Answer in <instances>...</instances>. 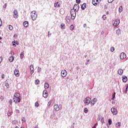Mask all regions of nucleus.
I'll return each mask as SVG.
<instances>
[{
  "label": "nucleus",
  "instance_id": "nucleus-35",
  "mask_svg": "<svg viewBox=\"0 0 128 128\" xmlns=\"http://www.w3.org/2000/svg\"><path fill=\"white\" fill-rule=\"evenodd\" d=\"M104 117H102L101 118V122H102V124H104Z\"/></svg>",
  "mask_w": 128,
  "mask_h": 128
},
{
  "label": "nucleus",
  "instance_id": "nucleus-58",
  "mask_svg": "<svg viewBox=\"0 0 128 128\" xmlns=\"http://www.w3.org/2000/svg\"><path fill=\"white\" fill-rule=\"evenodd\" d=\"M15 128H18V126H16Z\"/></svg>",
  "mask_w": 128,
  "mask_h": 128
},
{
  "label": "nucleus",
  "instance_id": "nucleus-52",
  "mask_svg": "<svg viewBox=\"0 0 128 128\" xmlns=\"http://www.w3.org/2000/svg\"><path fill=\"white\" fill-rule=\"evenodd\" d=\"M16 36H18V35L14 34V38H16Z\"/></svg>",
  "mask_w": 128,
  "mask_h": 128
},
{
  "label": "nucleus",
  "instance_id": "nucleus-51",
  "mask_svg": "<svg viewBox=\"0 0 128 128\" xmlns=\"http://www.w3.org/2000/svg\"><path fill=\"white\" fill-rule=\"evenodd\" d=\"M2 78H4V74L2 75Z\"/></svg>",
  "mask_w": 128,
  "mask_h": 128
},
{
  "label": "nucleus",
  "instance_id": "nucleus-41",
  "mask_svg": "<svg viewBox=\"0 0 128 128\" xmlns=\"http://www.w3.org/2000/svg\"><path fill=\"white\" fill-rule=\"evenodd\" d=\"M39 104H38V102H36L35 103V106H36V108H38V106Z\"/></svg>",
  "mask_w": 128,
  "mask_h": 128
},
{
  "label": "nucleus",
  "instance_id": "nucleus-50",
  "mask_svg": "<svg viewBox=\"0 0 128 128\" xmlns=\"http://www.w3.org/2000/svg\"><path fill=\"white\" fill-rule=\"evenodd\" d=\"M116 104V102L114 100H112V104Z\"/></svg>",
  "mask_w": 128,
  "mask_h": 128
},
{
  "label": "nucleus",
  "instance_id": "nucleus-32",
  "mask_svg": "<svg viewBox=\"0 0 128 128\" xmlns=\"http://www.w3.org/2000/svg\"><path fill=\"white\" fill-rule=\"evenodd\" d=\"M116 34H118H118H120V30H118L116 31Z\"/></svg>",
  "mask_w": 128,
  "mask_h": 128
},
{
  "label": "nucleus",
  "instance_id": "nucleus-12",
  "mask_svg": "<svg viewBox=\"0 0 128 128\" xmlns=\"http://www.w3.org/2000/svg\"><path fill=\"white\" fill-rule=\"evenodd\" d=\"M111 112L114 115H116L118 114V112L116 111V108H112L111 109Z\"/></svg>",
  "mask_w": 128,
  "mask_h": 128
},
{
  "label": "nucleus",
  "instance_id": "nucleus-3",
  "mask_svg": "<svg viewBox=\"0 0 128 128\" xmlns=\"http://www.w3.org/2000/svg\"><path fill=\"white\" fill-rule=\"evenodd\" d=\"M70 15L72 20H74V18H76V11H74V10H71Z\"/></svg>",
  "mask_w": 128,
  "mask_h": 128
},
{
  "label": "nucleus",
  "instance_id": "nucleus-21",
  "mask_svg": "<svg viewBox=\"0 0 128 128\" xmlns=\"http://www.w3.org/2000/svg\"><path fill=\"white\" fill-rule=\"evenodd\" d=\"M8 60H9V62H14V58L13 56H11L9 58Z\"/></svg>",
  "mask_w": 128,
  "mask_h": 128
},
{
  "label": "nucleus",
  "instance_id": "nucleus-34",
  "mask_svg": "<svg viewBox=\"0 0 128 128\" xmlns=\"http://www.w3.org/2000/svg\"><path fill=\"white\" fill-rule=\"evenodd\" d=\"M11 114H12V112H8V116H10V115H11Z\"/></svg>",
  "mask_w": 128,
  "mask_h": 128
},
{
  "label": "nucleus",
  "instance_id": "nucleus-61",
  "mask_svg": "<svg viewBox=\"0 0 128 128\" xmlns=\"http://www.w3.org/2000/svg\"><path fill=\"white\" fill-rule=\"evenodd\" d=\"M17 112H18V110H17Z\"/></svg>",
  "mask_w": 128,
  "mask_h": 128
},
{
  "label": "nucleus",
  "instance_id": "nucleus-22",
  "mask_svg": "<svg viewBox=\"0 0 128 128\" xmlns=\"http://www.w3.org/2000/svg\"><path fill=\"white\" fill-rule=\"evenodd\" d=\"M86 8V4H82V5L81 6V8H82V10H84Z\"/></svg>",
  "mask_w": 128,
  "mask_h": 128
},
{
  "label": "nucleus",
  "instance_id": "nucleus-55",
  "mask_svg": "<svg viewBox=\"0 0 128 128\" xmlns=\"http://www.w3.org/2000/svg\"><path fill=\"white\" fill-rule=\"evenodd\" d=\"M98 126V124H95V125L94 126L96 128V126Z\"/></svg>",
  "mask_w": 128,
  "mask_h": 128
},
{
  "label": "nucleus",
  "instance_id": "nucleus-43",
  "mask_svg": "<svg viewBox=\"0 0 128 128\" xmlns=\"http://www.w3.org/2000/svg\"><path fill=\"white\" fill-rule=\"evenodd\" d=\"M76 4H80V0H76Z\"/></svg>",
  "mask_w": 128,
  "mask_h": 128
},
{
  "label": "nucleus",
  "instance_id": "nucleus-15",
  "mask_svg": "<svg viewBox=\"0 0 128 128\" xmlns=\"http://www.w3.org/2000/svg\"><path fill=\"white\" fill-rule=\"evenodd\" d=\"M96 102V98H94L93 100L91 101L90 104L91 106H94Z\"/></svg>",
  "mask_w": 128,
  "mask_h": 128
},
{
  "label": "nucleus",
  "instance_id": "nucleus-23",
  "mask_svg": "<svg viewBox=\"0 0 128 128\" xmlns=\"http://www.w3.org/2000/svg\"><path fill=\"white\" fill-rule=\"evenodd\" d=\"M16 44H18V41L14 40L12 42V46H16Z\"/></svg>",
  "mask_w": 128,
  "mask_h": 128
},
{
  "label": "nucleus",
  "instance_id": "nucleus-42",
  "mask_svg": "<svg viewBox=\"0 0 128 128\" xmlns=\"http://www.w3.org/2000/svg\"><path fill=\"white\" fill-rule=\"evenodd\" d=\"M10 104H12V100H10L9 101Z\"/></svg>",
  "mask_w": 128,
  "mask_h": 128
},
{
  "label": "nucleus",
  "instance_id": "nucleus-38",
  "mask_svg": "<svg viewBox=\"0 0 128 128\" xmlns=\"http://www.w3.org/2000/svg\"><path fill=\"white\" fill-rule=\"evenodd\" d=\"M41 70H42V68H38V72H40Z\"/></svg>",
  "mask_w": 128,
  "mask_h": 128
},
{
  "label": "nucleus",
  "instance_id": "nucleus-14",
  "mask_svg": "<svg viewBox=\"0 0 128 128\" xmlns=\"http://www.w3.org/2000/svg\"><path fill=\"white\" fill-rule=\"evenodd\" d=\"M54 110H56V112L60 110V107H58V105L54 104Z\"/></svg>",
  "mask_w": 128,
  "mask_h": 128
},
{
  "label": "nucleus",
  "instance_id": "nucleus-17",
  "mask_svg": "<svg viewBox=\"0 0 128 128\" xmlns=\"http://www.w3.org/2000/svg\"><path fill=\"white\" fill-rule=\"evenodd\" d=\"M123 82H128V78L126 76H123L122 78Z\"/></svg>",
  "mask_w": 128,
  "mask_h": 128
},
{
  "label": "nucleus",
  "instance_id": "nucleus-37",
  "mask_svg": "<svg viewBox=\"0 0 128 128\" xmlns=\"http://www.w3.org/2000/svg\"><path fill=\"white\" fill-rule=\"evenodd\" d=\"M8 28H9V30H12V26H11V25H10V26H9V27H8Z\"/></svg>",
  "mask_w": 128,
  "mask_h": 128
},
{
  "label": "nucleus",
  "instance_id": "nucleus-48",
  "mask_svg": "<svg viewBox=\"0 0 128 128\" xmlns=\"http://www.w3.org/2000/svg\"><path fill=\"white\" fill-rule=\"evenodd\" d=\"M2 57L0 56V62H2Z\"/></svg>",
  "mask_w": 128,
  "mask_h": 128
},
{
  "label": "nucleus",
  "instance_id": "nucleus-47",
  "mask_svg": "<svg viewBox=\"0 0 128 128\" xmlns=\"http://www.w3.org/2000/svg\"><path fill=\"white\" fill-rule=\"evenodd\" d=\"M26 122V118H22V122Z\"/></svg>",
  "mask_w": 128,
  "mask_h": 128
},
{
  "label": "nucleus",
  "instance_id": "nucleus-36",
  "mask_svg": "<svg viewBox=\"0 0 128 128\" xmlns=\"http://www.w3.org/2000/svg\"><path fill=\"white\" fill-rule=\"evenodd\" d=\"M114 98H116V92H114L112 94V100H114Z\"/></svg>",
  "mask_w": 128,
  "mask_h": 128
},
{
  "label": "nucleus",
  "instance_id": "nucleus-53",
  "mask_svg": "<svg viewBox=\"0 0 128 128\" xmlns=\"http://www.w3.org/2000/svg\"><path fill=\"white\" fill-rule=\"evenodd\" d=\"M128 86H126V92H128Z\"/></svg>",
  "mask_w": 128,
  "mask_h": 128
},
{
  "label": "nucleus",
  "instance_id": "nucleus-20",
  "mask_svg": "<svg viewBox=\"0 0 128 128\" xmlns=\"http://www.w3.org/2000/svg\"><path fill=\"white\" fill-rule=\"evenodd\" d=\"M23 25L24 26H25L26 28H27V26H28V22L25 21L24 23H23Z\"/></svg>",
  "mask_w": 128,
  "mask_h": 128
},
{
  "label": "nucleus",
  "instance_id": "nucleus-30",
  "mask_svg": "<svg viewBox=\"0 0 128 128\" xmlns=\"http://www.w3.org/2000/svg\"><path fill=\"white\" fill-rule=\"evenodd\" d=\"M20 58H24V52H22L20 54Z\"/></svg>",
  "mask_w": 128,
  "mask_h": 128
},
{
  "label": "nucleus",
  "instance_id": "nucleus-44",
  "mask_svg": "<svg viewBox=\"0 0 128 128\" xmlns=\"http://www.w3.org/2000/svg\"><path fill=\"white\" fill-rule=\"evenodd\" d=\"M2 26V19L0 18V26Z\"/></svg>",
  "mask_w": 128,
  "mask_h": 128
},
{
  "label": "nucleus",
  "instance_id": "nucleus-40",
  "mask_svg": "<svg viewBox=\"0 0 128 128\" xmlns=\"http://www.w3.org/2000/svg\"><path fill=\"white\" fill-rule=\"evenodd\" d=\"M110 52H114V48L112 47L110 48Z\"/></svg>",
  "mask_w": 128,
  "mask_h": 128
},
{
  "label": "nucleus",
  "instance_id": "nucleus-29",
  "mask_svg": "<svg viewBox=\"0 0 128 128\" xmlns=\"http://www.w3.org/2000/svg\"><path fill=\"white\" fill-rule=\"evenodd\" d=\"M35 84H40V80H36Z\"/></svg>",
  "mask_w": 128,
  "mask_h": 128
},
{
  "label": "nucleus",
  "instance_id": "nucleus-26",
  "mask_svg": "<svg viewBox=\"0 0 128 128\" xmlns=\"http://www.w3.org/2000/svg\"><path fill=\"white\" fill-rule=\"evenodd\" d=\"M116 128H120V122H118L116 124Z\"/></svg>",
  "mask_w": 128,
  "mask_h": 128
},
{
  "label": "nucleus",
  "instance_id": "nucleus-56",
  "mask_svg": "<svg viewBox=\"0 0 128 128\" xmlns=\"http://www.w3.org/2000/svg\"><path fill=\"white\" fill-rule=\"evenodd\" d=\"M106 14H108V12H107Z\"/></svg>",
  "mask_w": 128,
  "mask_h": 128
},
{
  "label": "nucleus",
  "instance_id": "nucleus-19",
  "mask_svg": "<svg viewBox=\"0 0 128 128\" xmlns=\"http://www.w3.org/2000/svg\"><path fill=\"white\" fill-rule=\"evenodd\" d=\"M50 88V85L48 84V82H45L44 84V88L46 90H48Z\"/></svg>",
  "mask_w": 128,
  "mask_h": 128
},
{
  "label": "nucleus",
  "instance_id": "nucleus-39",
  "mask_svg": "<svg viewBox=\"0 0 128 128\" xmlns=\"http://www.w3.org/2000/svg\"><path fill=\"white\" fill-rule=\"evenodd\" d=\"M52 104V101H49L48 104V106H50Z\"/></svg>",
  "mask_w": 128,
  "mask_h": 128
},
{
  "label": "nucleus",
  "instance_id": "nucleus-1",
  "mask_svg": "<svg viewBox=\"0 0 128 128\" xmlns=\"http://www.w3.org/2000/svg\"><path fill=\"white\" fill-rule=\"evenodd\" d=\"M20 94L16 92L14 94V98H13L14 102L17 104V102H20Z\"/></svg>",
  "mask_w": 128,
  "mask_h": 128
},
{
  "label": "nucleus",
  "instance_id": "nucleus-60",
  "mask_svg": "<svg viewBox=\"0 0 128 128\" xmlns=\"http://www.w3.org/2000/svg\"><path fill=\"white\" fill-rule=\"evenodd\" d=\"M34 128H38V126H36Z\"/></svg>",
  "mask_w": 128,
  "mask_h": 128
},
{
  "label": "nucleus",
  "instance_id": "nucleus-9",
  "mask_svg": "<svg viewBox=\"0 0 128 128\" xmlns=\"http://www.w3.org/2000/svg\"><path fill=\"white\" fill-rule=\"evenodd\" d=\"M14 18H18V10H14Z\"/></svg>",
  "mask_w": 128,
  "mask_h": 128
},
{
  "label": "nucleus",
  "instance_id": "nucleus-7",
  "mask_svg": "<svg viewBox=\"0 0 128 128\" xmlns=\"http://www.w3.org/2000/svg\"><path fill=\"white\" fill-rule=\"evenodd\" d=\"M126 58V53L122 52L120 54V58L121 60H124V58Z\"/></svg>",
  "mask_w": 128,
  "mask_h": 128
},
{
  "label": "nucleus",
  "instance_id": "nucleus-24",
  "mask_svg": "<svg viewBox=\"0 0 128 128\" xmlns=\"http://www.w3.org/2000/svg\"><path fill=\"white\" fill-rule=\"evenodd\" d=\"M54 6L55 8H60V4H58V2H56L54 4Z\"/></svg>",
  "mask_w": 128,
  "mask_h": 128
},
{
  "label": "nucleus",
  "instance_id": "nucleus-46",
  "mask_svg": "<svg viewBox=\"0 0 128 128\" xmlns=\"http://www.w3.org/2000/svg\"><path fill=\"white\" fill-rule=\"evenodd\" d=\"M102 18L104 20H106V15H104L102 16Z\"/></svg>",
  "mask_w": 128,
  "mask_h": 128
},
{
  "label": "nucleus",
  "instance_id": "nucleus-49",
  "mask_svg": "<svg viewBox=\"0 0 128 128\" xmlns=\"http://www.w3.org/2000/svg\"><path fill=\"white\" fill-rule=\"evenodd\" d=\"M98 120H100V116H99L98 118Z\"/></svg>",
  "mask_w": 128,
  "mask_h": 128
},
{
  "label": "nucleus",
  "instance_id": "nucleus-6",
  "mask_svg": "<svg viewBox=\"0 0 128 128\" xmlns=\"http://www.w3.org/2000/svg\"><path fill=\"white\" fill-rule=\"evenodd\" d=\"M100 2H102V0H92V4L94 6H96Z\"/></svg>",
  "mask_w": 128,
  "mask_h": 128
},
{
  "label": "nucleus",
  "instance_id": "nucleus-45",
  "mask_svg": "<svg viewBox=\"0 0 128 128\" xmlns=\"http://www.w3.org/2000/svg\"><path fill=\"white\" fill-rule=\"evenodd\" d=\"M112 2H114V0H108V2H109V4Z\"/></svg>",
  "mask_w": 128,
  "mask_h": 128
},
{
  "label": "nucleus",
  "instance_id": "nucleus-25",
  "mask_svg": "<svg viewBox=\"0 0 128 128\" xmlns=\"http://www.w3.org/2000/svg\"><path fill=\"white\" fill-rule=\"evenodd\" d=\"M70 30H74V25L72 24L70 27Z\"/></svg>",
  "mask_w": 128,
  "mask_h": 128
},
{
  "label": "nucleus",
  "instance_id": "nucleus-18",
  "mask_svg": "<svg viewBox=\"0 0 128 128\" xmlns=\"http://www.w3.org/2000/svg\"><path fill=\"white\" fill-rule=\"evenodd\" d=\"M118 74H120V76H122V74H124V70L122 69H119L118 70Z\"/></svg>",
  "mask_w": 128,
  "mask_h": 128
},
{
  "label": "nucleus",
  "instance_id": "nucleus-5",
  "mask_svg": "<svg viewBox=\"0 0 128 128\" xmlns=\"http://www.w3.org/2000/svg\"><path fill=\"white\" fill-rule=\"evenodd\" d=\"M112 22H113V26H118L120 24V20L117 19L113 21Z\"/></svg>",
  "mask_w": 128,
  "mask_h": 128
},
{
  "label": "nucleus",
  "instance_id": "nucleus-28",
  "mask_svg": "<svg viewBox=\"0 0 128 128\" xmlns=\"http://www.w3.org/2000/svg\"><path fill=\"white\" fill-rule=\"evenodd\" d=\"M84 112H85V114H88V108H84Z\"/></svg>",
  "mask_w": 128,
  "mask_h": 128
},
{
  "label": "nucleus",
  "instance_id": "nucleus-16",
  "mask_svg": "<svg viewBox=\"0 0 128 128\" xmlns=\"http://www.w3.org/2000/svg\"><path fill=\"white\" fill-rule=\"evenodd\" d=\"M30 74H32L34 73V65H31L30 67Z\"/></svg>",
  "mask_w": 128,
  "mask_h": 128
},
{
  "label": "nucleus",
  "instance_id": "nucleus-33",
  "mask_svg": "<svg viewBox=\"0 0 128 128\" xmlns=\"http://www.w3.org/2000/svg\"><path fill=\"white\" fill-rule=\"evenodd\" d=\"M108 122L109 126H110V124H112V119H109L108 121Z\"/></svg>",
  "mask_w": 128,
  "mask_h": 128
},
{
  "label": "nucleus",
  "instance_id": "nucleus-2",
  "mask_svg": "<svg viewBox=\"0 0 128 128\" xmlns=\"http://www.w3.org/2000/svg\"><path fill=\"white\" fill-rule=\"evenodd\" d=\"M30 16L32 20H36L38 18V14H36V11H32L31 12Z\"/></svg>",
  "mask_w": 128,
  "mask_h": 128
},
{
  "label": "nucleus",
  "instance_id": "nucleus-13",
  "mask_svg": "<svg viewBox=\"0 0 128 128\" xmlns=\"http://www.w3.org/2000/svg\"><path fill=\"white\" fill-rule=\"evenodd\" d=\"M42 96L44 98H48V92H46V90H44L42 93Z\"/></svg>",
  "mask_w": 128,
  "mask_h": 128
},
{
  "label": "nucleus",
  "instance_id": "nucleus-8",
  "mask_svg": "<svg viewBox=\"0 0 128 128\" xmlns=\"http://www.w3.org/2000/svg\"><path fill=\"white\" fill-rule=\"evenodd\" d=\"M61 76L62 78H66V70H62L61 72Z\"/></svg>",
  "mask_w": 128,
  "mask_h": 128
},
{
  "label": "nucleus",
  "instance_id": "nucleus-10",
  "mask_svg": "<svg viewBox=\"0 0 128 128\" xmlns=\"http://www.w3.org/2000/svg\"><path fill=\"white\" fill-rule=\"evenodd\" d=\"M74 10L76 11V10H78V9L80 8V6H78V4H74L73 8Z\"/></svg>",
  "mask_w": 128,
  "mask_h": 128
},
{
  "label": "nucleus",
  "instance_id": "nucleus-31",
  "mask_svg": "<svg viewBox=\"0 0 128 128\" xmlns=\"http://www.w3.org/2000/svg\"><path fill=\"white\" fill-rule=\"evenodd\" d=\"M122 12V6H120L119 8V12Z\"/></svg>",
  "mask_w": 128,
  "mask_h": 128
},
{
  "label": "nucleus",
  "instance_id": "nucleus-62",
  "mask_svg": "<svg viewBox=\"0 0 128 128\" xmlns=\"http://www.w3.org/2000/svg\"><path fill=\"white\" fill-rule=\"evenodd\" d=\"M17 112H18V110H17Z\"/></svg>",
  "mask_w": 128,
  "mask_h": 128
},
{
  "label": "nucleus",
  "instance_id": "nucleus-57",
  "mask_svg": "<svg viewBox=\"0 0 128 128\" xmlns=\"http://www.w3.org/2000/svg\"><path fill=\"white\" fill-rule=\"evenodd\" d=\"M92 128H96V126H94L92 127Z\"/></svg>",
  "mask_w": 128,
  "mask_h": 128
},
{
  "label": "nucleus",
  "instance_id": "nucleus-54",
  "mask_svg": "<svg viewBox=\"0 0 128 128\" xmlns=\"http://www.w3.org/2000/svg\"><path fill=\"white\" fill-rule=\"evenodd\" d=\"M98 126V124H95V125L94 126L96 128V126Z\"/></svg>",
  "mask_w": 128,
  "mask_h": 128
},
{
  "label": "nucleus",
  "instance_id": "nucleus-11",
  "mask_svg": "<svg viewBox=\"0 0 128 128\" xmlns=\"http://www.w3.org/2000/svg\"><path fill=\"white\" fill-rule=\"evenodd\" d=\"M14 74L16 76L18 77L20 76V72L18 70H15L14 71Z\"/></svg>",
  "mask_w": 128,
  "mask_h": 128
},
{
  "label": "nucleus",
  "instance_id": "nucleus-59",
  "mask_svg": "<svg viewBox=\"0 0 128 128\" xmlns=\"http://www.w3.org/2000/svg\"><path fill=\"white\" fill-rule=\"evenodd\" d=\"M2 37H0V40H2Z\"/></svg>",
  "mask_w": 128,
  "mask_h": 128
},
{
  "label": "nucleus",
  "instance_id": "nucleus-27",
  "mask_svg": "<svg viewBox=\"0 0 128 128\" xmlns=\"http://www.w3.org/2000/svg\"><path fill=\"white\" fill-rule=\"evenodd\" d=\"M61 28L64 29V27L66 26V24H62L60 25Z\"/></svg>",
  "mask_w": 128,
  "mask_h": 128
},
{
  "label": "nucleus",
  "instance_id": "nucleus-4",
  "mask_svg": "<svg viewBox=\"0 0 128 128\" xmlns=\"http://www.w3.org/2000/svg\"><path fill=\"white\" fill-rule=\"evenodd\" d=\"M91 99L90 97H86V98L84 100V104H88L90 103Z\"/></svg>",
  "mask_w": 128,
  "mask_h": 128
}]
</instances>
